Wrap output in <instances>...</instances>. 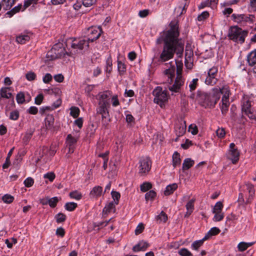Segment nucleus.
<instances>
[{
    "label": "nucleus",
    "instance_id": "obj_1",
    "mask_svg": "<svg viewBox=\"0 0 256 256\" xmlns=\"http://www.w3.org/2000/svg\"><path fill=\"white\" fill-rule=\"evenodd\" d=\"M170 26V29L164 34V45L158 60L160 62L172 58L175 52L179 57L183 54L184 43L178 38L180 32L178 22H172Z\"/></svg>",
    "mask_w": 256,
    "mask_h": 256
},
{
    "label": "nucleus",
    "instance_id": "obj_2",
    "mask_svg": "<svg viewBox=\"0 0 256 256\" xmlns=\"http://www.w3.org/2000/svg\"><path fill=\"white\" fill-rule=\"evenodd\" d=\"M198 100L204 107H214L220 98V88H214L212 94L198 92Z\"/></svg>",
    "mask_w": 256,
    "mask_h": 256
},
{
    "label": "nucleus",
    "instance_id": "obj_3",
    "mask_svg": "<svg viewBox=\"0 0 256 256\" xmlns=\"http://www.w3.org/2000/svg\"><path fill=\"white\" fill-rule=\"evenodd\" d=\"M248 34L247 30H242L238 26H234L231 27L229 30L228 36L234 42L242 44Z\"/></svg>",
    "mask_w": 256,
    "mask_h": 256
},
{
    "label": "nucleus",
    "instance_id": "obj_4",
    "mask_svg": "<svg viewBox=\"0 0 256 256\" xmlns=\"http://www.w3.org/2000/svg\"><path fill=\"white\" fill-rule=\"evenodd\" d=\"M89 46V42L85 39H74L71 43L70 50V54L73 55L78 53H82L83 50H86Z\"/></svg>",
    "mask_w": 256,
    "mask_h": 256
},
{
    "label": "nucleus",
    "instance_id": "obj_5",
    "mask_svg": "<svg viewBox=\"0 0 256 256\" xmlns=\"http://www.w3.org/2000/svg\"><path fill=\"white\" fill-rule=\"evenodd\" d=\"M176 74L175 82L174 84L168 86V89L172 92H180L182 86L184 84V81L182 76V64L180 63L176 64Z\"/></svg>",
    "mask_w": 256,
    "mask_h": 256
},
{
    "label": "nucleus",
    "instance_id": "obj_6",
    "mask_svg": "<svg viewBox=\"0 0 256 256\" xmlns=\"http://www.w3.org/2000/svg\"><path fill=\"white\" fill-rule=\"evenodd\" d=\"M152 94L154 96V102L162 108L168 100L167 91L163 90L160 86H158L153 90Z\"/></svg>",
    "mask_w": 256,
    "mask_h": 256
},
{
    "label": "nucleus",
    "instance_id": "obj_7",
    "mask_svg": "<svg viewBox=\"0 0 256 256\" xmlns=\"http://www.w3.org/2000/svg\"><path fill=\"white\" fill-rule=\"evenodd\" d=\"M222 94L220 109L222 114H226L230 106L229 96L230 90L228 86H224L220 88V96Z\"/></svg>",
    "mask_w": 256,
    "mask_h": 256
},
{
    "label": "nucleus",
    "instance_id": "obj_8",
    "mask_svg": "<svg viewBox=\"0 0 256 256\" xmlns=\"http://www.w3.org/2000/svg\"><path fill=\"white\" fill-rule=\"evenodd\" d=\"M152 168V161L148 157H142L138 162V174L145 176L148 174Z\"/></svg>",
    "mask_w": 256,
    "mask_h": 256
},
{
    "label": "nucleus",
    "instance_id": "obj_9",
    "mask_svg": "<svg viewBox=\"0 0 256 256\" xmlns=\"http://www.w3.org/2000/svg\"><path fill=\"white\" fill-rule=\"evenodd\" d=\"M62 44L54 45L52 50L47 53V58L50 60H53L61 58L64 56L66 54H68L67 52H65L64 48L60 46Z\"/></svg>",
    "mask_w": 256,
    "mask_h": 256
},
{
    "label": "nucleus",
    "instance_id": "obj_10",
    "mask_svg": "<svg viewBox=\"0 0 256 256\" xmlns=\"http://www.w3.org/2000/svg\"><path fill=\"white\" fill-rule=\"evenodd\" d=\"M109 106V102L100 101L98 106L97 108V112L102 114V120L106 124L110 121L109 114L108 110V108Z\"/></svg>",
    "mask_w": 256,
    "mask_h": 256
},
{
    "label": "nucleus",
    "instance_id": "obj_11",
    "mask_svg": "<svg viewBox=\"0 0 256 256\" xmlns=\"http://www.w3.org/2000/svg\"><path fill=\"white\" fill-rule=\"evenodd\" d=\"M188 2V0H182L178 6L174 9L175 14L178 16H182L186 12Z\"/></svg>",
    "mask_w": 256,
    "mask_h": 256
},
{
    "label": "nucleus",
    "instance_id": "obj_12",
    "mask_svg": "<svg viewBox=\"0 0 256 256\" xmlns=\"http://www.w3.org/2000/svg\"><path fill=\"white\" fill-rule=\"evenodd\" d=\"M234 20L237 22H252L254 18V16L249 15V16L244 14H233L232 15Z\"/></svg>",
    "mask_w": 256,
    "mask_h": 256
},
{
    "label": "nucleus",
    "instance_id": "obj_13",
    "mask_svg": "<svg viewBox=\"0 0 256 256\" xmlns=\"http://www.w3.org/2000/svg\"><path fill=\"white\" fill-rule=\"evenodd\" d=\"M186 125L185 122H180L175 126V132L178 136H182L186 132Z\"/></svg>",
    "mask_w": 256,
    "mask_h": 256
},
{
    "label": "nucleus",
    "instance_id": "obj_14",
    "mask_svg": "<svg viewBox=\"0 0 256 256\" xmlns=\"http://www.w3.org/2000/svg\"><path fill=\"white\" fill-rule=\"evenodd\" d=\"M240 153L237 149L230 150L228 158L233 164H236L239 160Z\"/></svg>",
    "mask_w": 256,
    "mask_h": 256
},
{
    "label": "nucleus",
    "instance_id": "obj_15",
    "mask_svg": "<svg viewBox=\"0 0 256 256\" xmlns=\"http://www.w3.org/2000/svg\"><path fill=\"white\" fill-rule=\"evenodd\" d=\"M102 193V188L100 186H96L94 187L90 191V196L92 198H98L100 196Z\"/></svg>",
    "mask_w": 256,
    "mask_h": 256
},
{
    "label": "nucleus",
    "instance_id": "obj_16",
    "mask_svg": "<svg viewBox=\"0 0 256 256\" xmlns=\"http://www.w3.org/2000/svg\"><path fill=\"white\" fill-rule=\"evenodd\" d=\"M117 205L116 204L114 203V202H109L108 204H106L103 210V215L104 216L108 215L109 213L111 212L112 211L114 212L115 206Z\"/></svg>",
    "mask_w": 256,
    "mask_h": 256
},
{
    "label": "nucleus",
    "instance_id": "obj_17",
    "mask_svg": "<svg viewBox=\"0 0 256 256\" xmlns=\"http://www.w3.org/2000/svg\"><path fill=\"white\" fill-rule=\"evenodd\" d=\"M250 110H252L251 102L248 96L244 97L242 108V112L244 113Z\"/></svg>",
    "mask_w": 256,
    "mask_h": 256
},
{
    "label": "nucleus",
    "instance_id": "obj_18",
    "mask_svg": "<svg viewBox=\"0 0 256 256\" xmlns=\"http://www.w3.org/2000/svg\"><path fill=\"white\" fill-rule=\"evenodd\" d=\"M247 60L250 66L256 64V49L251 52L247 56Z\"/></svg>",
    "mask_w": 256,
    "mask_h": 256
},
{
    "label": "nucleus",
    "instance_id": "obj_19",
    "mask_svg": "<svg viewBox=\"0 0 256 256\" xmlns=\"http://www.w3.org/2000/svg\"><path fill=\"white\" fill-rule=\"evenodd\" d=\"M195 201L194 199H192L190 200L186 204V208L187 212L184 216L185 217L189 216L191 214L192 212L194 210V202Z\"/></svg>",
    "mask_w": 256,
    "mask_h": 256
},
{
    "label": "nucleus",
    "instance_id": "obj_20",
    "mask_svg": "<svg viewBox=\"0 0 256 256\" xmlns=\"http://www.w3.org/2000/svg\"><path fill=\"white\" fill-rule=\"evenodd\" d=\"M177 188L178 184L176 183L169 184L166 187V190L164 192V194L165 196H169L172 194Z\"/></svg>",
    "mask_w": 256,
    "mask_h": 256
},
{
    "label": "nucleus",
    "instance_id": "obj_21",
    "mask_svg": "<svg viewBox=\"0 0 256 256\" xmlns=\"http://www.w3.org/2000/svg\"><path fill=\"white\" fill-rule=\"evenodd\" d=\"M194 160L190 158H186L182 164V170H184L189 169L194 166Z\"/></svg>",
    "mask_w": 256,
    "mask_h": 256
},
{
    "label": "nucleus",
    "instance_id": "obj_22",
    "mask_svg": "<svg viewBox=\"0 0 256 256\" xmlns=\"http://www.w3.org/2000/svg\"><path fill=\"white\" fill-rule=\"evenodd\" d=\"M220 232V230L214 227L212 228L206 234V235L204 238V240H208L212 236H215L218 234Z\"/></svg>",
    "mask_w": 256,
    "mask_h": 256
},
{
    "label": "nucleus",
    "instance_id": "obj_23",
    "mask_svg": "<svg viewBox=\"0 0 256 256\" xmlns=\"http://www.w3.org/2000/svg\"><path fill=\"white\" fill-rule=\"evenodd\" d=\"M254 244V242H240L238 245V248L239 251L243 252L246 250L248 247L251 246Z\"/></svg>",
    "mask_w": 256,
    "mask_h": 256
},
{
    "label": "nucleus",
    "instance_id": "obj_24",
    "mask_svg": "<svg viewBox=\"0 0 256 256\" xmlns=\"http://www.w3.org/2000/svg\"><path fill=\"white\" fill-rule=\"evenodd\" d=\"M148 246V244L144 241L140 242L138 244L133 248V250L135 252L144 250Z\"/></svg>",
    "mask_w": 256,
    "mask_h": 256
},
{
    "label": "nucleus",
    "instance_id": "obj_25",
    "mask_svg": "<svg viewBox=\"0 0 256 256\" xmlns=\"http://www.w3.org/2000/svg\"><path fill=\"white\" fill-rule=\"evenodd\" d=\"M181 160L180 158V154L176 152L172 156V164L174 167H176L180 164Z\"/></svg>",
    "mask_w": 256,
    "mask_h": 256
},
{
    "label": "nucleus",
    "instance_id": "obj_26",
    "mask_svg": "<svg viewBox=\"0 0 256 256\" xmlns=\"http://www.w3.org/2000/svg\"><path fill=\"white\" fill-rule=\"evenodd\" d=\"M168 220L167 215L163 211L156 217V220L158 223L165 222Z\"/></svg>",
    "mask_w": 256,
    "mask_h": 256
},
{
    "label": "nucleus",
    "instance_id": "obj_27",
    "mask_svg": "<svg viewBox=\"0 0 256 256\" xmlns=\"http://www.w3.org/2000/svg\"><path fill=\"white\" fill-rule=\"evenodd\" d=\"M175 70L176 68L174 66H171L170 68L165 70L164 73L166 75L168 76V78H170L172 80V78L174 76Z\"/></svg>",
    "mask_w": 256,
    "mask_h": 256
},
{
    "label": "nucleus",
    "instance_id": "obj_28",
    "mask_svg": "<svg viewBox=\"0 0 256 256\" xmlns=\"http://www.w3.org/2000/svg\"><path fill=\"white\" fill-rule=\"evenodd\" d=\"M16 40L18 43L23 44L30 40V36L27 34H20L16 37Z\"/></svg>",
    "mask_w": 256,
    "mask_h": 256
},
{
    "label": "nucleus",
    "instance_id": "obj_29",
    "mask_svg": "<svg viewBox=\"0 0 256 256\" xmlns=\"http://www.w3.org/2000/svg\"><path fill=\"white\" fill-rule=\"evenodd\" d=\"M16 0H2L4 9L6 10H10L14 4Z\"/></svg>",
    "mask_w": 256,
    "mask_h": 256
},
{
    "label": "nucleus",
    "instance_id": "obj_30",
    "mask_svg": "<svg viewBox=\"0 0 256 256\" xmlns=\"http://www.w3.org/2000/svg\"><path fill=\"white\" fill-rule=\"evenodd\" d=\"M34 130L35 129L34 128H30L28 130L23 138V140L24 142H28L29 141V140L31 138L34 132Z\"/></svg>",
    "mask_w": 256,
    "mask_h": 256
},
{
    "label": "nucleus",
    "instance_id": "obj_31",
    "mask_svg": "<svg viewBox=\"0 0 256 256\" xmlns=\"http://www.w3.org/2000/svg\"><path fill=\"white\" fill-rule=\"evenodd\" d=\"M218 79L216 77L208 75L205 80V83L208 85L213 86L216 83Z\"/></svg>",
    "mask_w": 256,
    "mask_h": 256
},
{
    "label": "nucleus",
    "instance_id": "obj_32",
    "mask_svg": "<svg viewBox=\"0 0 256 256\" xmlns=\"http://www.w3.org/2000/svg\"><path fill=\"white\" fill-rule=\"evenodd\" d=\"M77 142V138L73 137L72 134H69L68 135L66 138L67 146H74Z\"/></svg>",
    "mask_w": 256,
    "mask_h": 256
},
{
    "label": "nucleus",
    "instance_id": "obj_33",
    "mask_svg": "<svg viewBox=\"0 0 256 256\" xmlns=\"http://www.w3.org/2000/svg\"><path fill=\"white\" fill-rule=\"evenodd\" d=\"M14 150V148H12L8 152L7 157L6 158V162L2 165V168L4 169L7 168L10 165V158L12 154V152Z\"/></svg>",
    "mask_w": 256,
    "mask_h": 256
},
{
    "label": "nucleus",
    "instance_id": "obj_34",
    "mask_svg": "<svg viewBox=\"0 0 256 256\" xmlns=\"http://www.w3.org/2000/svg\"><path fill=\"white\" fill-rule=\"evenodd\" d=\"M22 6L21 4H19L18 6H15L12 10H10V11L6 13V15H7L9 17V18L12 17L15 14H16V12H18L20 10V9L22 8Z\"/></svg>",
    "mask_w": 256,
    "mask_h": 256
},
{
    "label": "nucleus",
    "instance_id": "obj_35",
    "mask_svg": "<svg viewBox=\"0 0 256 256\" xmlns=\"http://www.w3.org/2000/svg\"><path fill=\"white\" fill-rule=\"evenodd\" d=\"M9 88H3L0 90V95L2 98H9L12 96V94L8 92Z\"/></svg>",
    "mask_w": 256,
    "mask_h": 256
},
{
    "label": "nucleus",
    "instance_id": "obj_36",
    "mask_svg": "<svg viewBox=\"0 0 256 256\" xmlns=\"http://www.w3.org/2000/svg\"><path fill=\"white\" fill-rule=\"evenodd\" d=\"M118 69L120 74H123L126 72V66L121 61L118 60Z\"/></svg>",
    "mask_w": 256,
    "mask_h": 256
},
{
    "label": "nucleus",
    "instance_id": "obj_37",
    "mask_svg": "<svg viewBox=\"0 0 256 256\" xmlns=\"http://www.w3.org/2000/svg\"><path fill=\"white\" fill-rule=\"evenodd\" d=\"M16 100L18 104H23L25 102V96L24 93L22 92H18L16 96Z\"/></svg>",
    "mask_w": 256,
    "mask_h": 256
},
{
    "label": "nucleus",
    "instance_id": "obj_38",
    "mask_svg": "<svg viewBox=\"0 0 256 256\" xmlns=\"http://www.w3.org/2000/svg\"><path fill=\"white\" fill-rule=\"evenodd\" d=\"M54 118L52 116H48L46 118V126L47 128H50L52 127L54 123Z\"/></svg>",
    "mask_w": 256,
    "mask_h": 256
},
{
    "label": "nucleus",
    "instance_id": "obj_39",
    "mask_svg": "<svg viewBox=\"0 0 256 256\" xmlns=\"http://www.w3.org/2000/svg\"><path fill=\"white\" fill-rule=\"evenodd\" d=\"M112 60L110 57L108 58L106 61V72L110 74L112 71Z\"/></svg>",
    "mask_w": 256,
    "mask_h": 256
},
{
    "label": "nucleus",
    "instance_id": "obj_40",
    "mask_svg": "<svg viewBox=\"0 0 256 256\" xmlns=\"http://www.w3.org/2000/svg\"><path fill=\"white\" fill-rule=\"evenodd\" d=\"M246 188L248 190V192H249L248 200H252V198L253 196L254 195V192H255L254 188V186L252 184H246Z\"/></svg>",
    "mask_w": 256,
    "mask_h": 256
},
{
    "label": "nucleus",
    "instance_id": "obj_41",
    "mask_svg": "<svg viewBox=\"0 0 256 256\" xmlns=\"http://www.w3.org/2000/svg\"><path fill=\"white\" fill-rule=\"evenodd\" d=\"M223 208V204L221 202H217L215 206L214 207L212 212L213 213L214 212H222V209Z\"/></svg>",
    "mask_w": 256,
    "mask_h": 256
},
{
    "label": "nucleus",
    "instance_id": "obj_42",
    "mask_svg": "<svg viewBox=\"0 0 256 256\" xmlns=\"http://www.w3.org/2000/svg\"><path fill=\"white\" fill-rule=\"evenodd\" d=\"M198 78H194L193 79L189 84V88L190 90V92H192L194 90L198 85Z\"/></svg>",
    "mask_w": 256,
    "mask_h": 256
},
{
    "label": "nucleus",
    "instance_id": "obj_43",
    "mask_svg": "<svg viewBox=\"0 0 256 256\" xmlns=\"http://www.w3.org/2000/svg\"><path fill=\"white\" fill-rule=\"evenodd\" d=\"M111 95L110 91H106L100 94V101L108 102V98Z\"/></svg>",
    "mask_w": 256,
    "mask_h": 256
},
{
    "label": "nucleus",
    "instance_id": "obj_44",
    "mask_svg": "<svg viewBox=\"0 0 256 256\" xmlns=\"http://www.w3.org/2000/svg\"><path fill=\"white\" fill-rule=\"evenodd\" d=\"M65 208L68 211L74 210L77 206V204L74 202H68L65 204Z\"/></svg>",
    "mask_w": 256,
    "mask_h": 256
},
{
    "label": "nucleus",
    "instance_id": "obj_45",
    "mask_svg": "<svg viewBox=\"0 0 256 256\" xmlns=\"http://www.w3.org/2000/svg\"><path fill=\"white\" fill-rule=\"evenodd\" d=\"M2 200L4 202L10 204L13 202L14 198L10 194H6L2 197Z\"/></svg>",
    "mask_w": 256,
    "mask_h": 256
},
{
    "label": "nucleus",
    "instance_id": "obj_46",
    "mask_svg": "<svg viewBox=\"0 0 256 256\" xmlns=\"http://www.w3.org/2000/svg\"><path fill=\"white\" fill-rule=\"evenodd\" d=\"M56 222L58 223L62 222L65 221L66 216L62 213H58L55 216Z\"/></svg>",
    "mask_w": 256,
    "mask_h": 256
},
{
    "label": "nucleus",
    "instance_id": "obj_47",
    "mask_svg": "<svg viewBox=\"0 0 256 256\" xmlns=\"http://www.w3.org/2000/svg\"><path fill=\"white\" fill-rule=\"evenodd\" d=\"M112 198L114 200V203L116 204H118L119 199L120 198V194L117 192L115 191H112L111 192Z\"/></svg>",
    "mask_w": 256,
    "mask_h": 256
},
{
    "label": "nucleus",
    "instance_id": "obj_48",
    "mask_svg": "<svg viewBox=\"0 0 256 256\" xmlns=\"http://www.w3.org/2000/svg\"><path fill=\"white\" fill-rule=\"evenodd\" d=\"M156 196V192L154 190H152L146 193L145 198L146 200H152Z\"/></svg>",
    "mask_w": 256,
    "mask_h": 256
},
{
    "label": "nucleus",
    "instance_id": "obj_49",
    "mask_svg": "<svg viewBox=\"0 0 256 256\" xmlns=\"http://www.w3.org/2000/svg\"><path fill=\"white\" fill-rule=\"evenodd\" d=\"M204 238L200 240H196L194 242L192 245V247L194 250H197L202 244L204 240Z\"/></svg>",
    "mask_w": 256,
    "mask_h": 256
},
{
    "label": "nucleus",
    "instance_id": "obj_50",
    "mask_svg": "<svg viewBox=\"0 0 256 256\" xmlns=\"http://www.w3.org/2000/svg\"><path fill=\"white\" fill-rule=\"evenodd\" d=\"M152 186L150 183L145 182L140 186V190L143 192H145L150 189Z\"/></svg>",
    "mask_w": 256,
    "mask_h": 256
},
{
    "label": "nucleus",
    "instance_id": "obj_51",
    "mask_svg": "<svg viewBox=\"0 0 256 256\" xmlns=\"http://www.w3.org/2000/svg\"><path fill=\"white\" fill-rule=\"evenodd\" d=\"M70 114L74 118H76L77 117H78V116H79V114H80L79 108L76 107H72L70 108Z\"/></svg>",
    "mask_w": 256,
    "mask_h": 256
},
{
    "label": "nucleus",
    "instance_id": "obj_52",
    "mask_svg": "<svg viewBox=\"0 0 256 256\" xmlns=\"http://www.w3.org/2000/svg\"><path fill=\"white\" fill-rule=\"evenodd\" d=\"M58 200H59L58 198L56 196H54L52 198H49L48 204L50 207L54 208L56 206Z\"/></svg>",
    "mask_w": 256,
    "mask_h": 256
},
{
    "label": "nucleus",
    "instance_id": "obj_53",
    "mask_svg": "<svg viewBox=\"0 0 256 256\" xmlns=\"http://www.w3.org/2000/svg\"><path fill=\"white\" fill-rule=\"evenodd\" d=\"M244 114L248 116L250 119L256 120V113L252 110H250L248 112H244Z\"/></svg>",
    "mask_w": 256,
    "mask_h": 256
},
{
    "label": "nucleus",
    "instance_id": "obj_54",
    "mask_svg": "<svg viewBox=\"0 0 256 256\" xmlns=\"http://www.w3.org/2000/svg\"><path fill=\"white\" fill-rule=\"evenodd\" d=\"M96 2V0H82V4L86 7H90Z\"/></svg>",
    "mask_w": 256,
    "mask_h": 256
},
{
    "label": "nucleus",
    "instance_id": "obj_55",
    "mask_svg": "<svg viewBox=\"0 0 256 256\" xmlns=\"http://www.w3.org/2000/svg\"><path fill=\"white\" fill-rule=\"evenodd\" d=\"M26 77L28 80L32 81L35 80L36 74L34 72L30 71L26 74Z\"/></svg>",
    "mask_w": 256,
    "mask_h": 256
},
{
    "label": "nucleus",
    "instance_id": "obj_56",
    "mask_svg": "<svg viewBox=\"0 0 256 256\" xmlns=\"http://www.w3.org/2000/svg\"><path fill=\"white\" fill-rule=\"evenodd\" d=\"M70 196L71 198L79 200L82 198V194L76 191L70 192Z\"/></svg>",
    "mask_w": 256,
    "mask_h": 256
},
{
    "label": "nucleus",
    "instance_id": "obj_57",
    "mask_svg": "<svg viewBox=\"0 0 256 256\" xmlns=\"http://www.w3.org/2000/svg\"><path fill=\"white\" fill-rule=\"evenodd\" d=\"M215 214L214 216V220L215 222H219L222 220L224 217V215L222 212H214Z\"/></svg>",
    "mask_w": 256,
    "mask_h": 256
},
{
    "label": "nucleus",
    "instance_id": "obj_58",
    "mask_svg": "<svg viewBox=\"0 0 256 256\" xmlns=\"http://www.w3.org/2000/svg\"><path fill=\"white\" fill-rule=\"evenodd\" d=\"M189 132H191L192 134L195 135L197 134L198 130L197 126L194 124H190L188 128Z\"/></svg>",
    "mask_w": 256,
    "mask_h": 256
},
{
    "label": "nucleus",
    "instance_id": "obj_59",
    "mask_svg": "<svg viewBox=\"0 0 256 256\" xmlns=\"http://www.w3.org/2000/svg\"><path fill=\"white\" fill-rule=\"evenodd\" d=\"M34 183V180L32 178H28L24 181V184L26 187L32 186Z\"/></svg>",
    "mask_w": 256,
    "mask_h": 256
},
{
    "label": "nucleus",
    "instance_id": "obj_60",
    "mask_svg": "<svg viewBox=\"0 0 256 256\" xmlns=\"http://www.w3.org/2000/svg\"><path fill=\"white\" fill-rule=\"evenodd\" d=\"M217 73L218 68L216 67H212V68L209 70L208 75L216 77Z\"/></svg>",
    "mask_w": 256,
    "mask_h": 256
},
{
    "label": "nucleus",
    "instance_id": "obj_61",
    "mask_svg": "<svg viewBox=\"0 0 256 256\" xmlns=\"http://www.w3.org/2000/svg\"><path fill=\"white\" fill-rule=\"evenodd\" d=\"M144 228V226L142 223L140 224L135 230V234L136 235L141 234Z\"/></svg>",
    "mask_w": 256,
    "mask_h": 256
},
{
    "label": "nucleus",
    "instance_id": "obj_62",
    "mask_svg": "<svg viewBox=\"0 0 256 256\" xmlns=\"http://www.w3.org/2000/svg\"><path fill=\"white\" fill-rule=\"evenodd\" d=\"M178 254L182 256H190L192 255L190 252L186 248H182L178 252Z\"/></svg>",
    "mask_w": 256,
    "mask_h": 256
},
{
    "label": "nucleus",
    "instance_id": "obj_63",
    "mask_svg": "<svg viewBox=\"0 0 256 256\" xmlns=\"http://www.w3.org/2000/svg\"><path fill=\"white\" fill-rule=\"evenodd\" d=\"M44 99V96L42 94H39L34 100V103L37 105H40L42 104Z\"/></svg>",
    "mask_w": 256,
    "mask_h": 256
},
{
    "label": "nucleus",
    "instance_id": "obj_64",
    "mask_svg": "<svg viewBox=\"0 0 256 256\" xmlns=\"http://www.w3.org/2000/svg\"><path fill=\"white\" fill-rule=\"evenodd\" d=\"M44 178H48L50 182H52L55 178V174L54 172H48L44 176Z\"/></svg>",
    "mask_w": 256,
    "mask_h": 256
}]
</instances>
